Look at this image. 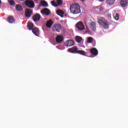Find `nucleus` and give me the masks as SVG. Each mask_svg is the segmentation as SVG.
<instances>
[{"label": "nucleus", "instance_id": "nucleus-1", "mask_svg": "<svg viewBox=\"0 0 128 128\" xmlns=\"http://www.w3.org/2000/svg\"><path fill=\"white\" fill-rule=\"evenodd\" d=\"M98 22L104 30H108L110 28V23L104 18V17H98Z\"/></svg>", "mask_w": 128, "mask_h": 128}, {"label": "nucleus", "instance_id": "nucleus-2", "mask_svg": "<svg viewBox=\"0 0 128 128\" xmlns=\"http://www.w3.org/2000/svg\"><path fill=\"white\" fill-rule=\"evenodd\" d=\"M70 12L74 14L80 13V6L78 4H72L70 6Z\"/></svg>", "mask_w": 128, "mask_h": 128}, {"label": "nucleus", "instance_id": "nucleus-3", "mask_svg": "<svg viewBox=\"0 0 128 128\" xmlns=\"http://www.w3.org/2000/svg\"><path fill=\"white\" fill-rule=\"evenodd\" d=\"M78 48L76 46H74L72 48H70L68 49V52H72V54H82V56H86V54L88 52L82 50H78Z\"/></svg>", "mask_w": 128, "mask_h": 128}, {"label": "nucleus", "instance_id": "nucleus-4", "mask_svg": "<svg viewBox=\"0 0 128 128\" xmlns=\"http://www.w3.org/2000/svg\"><path fill=\"white\" fill-rule=\"evenodd\" d=\"M62 26L60 24H55L52 26V30L54 32H60Z\"/></svg>", "mask_w": 128, "mask_h": 128}, {"label": "nucleus", "instance_id": "nucleus-5", "mask_svg": "<svg viewBox=\"0 0 128 128\" xmlns=\"http://www.w3.org/2000/svg\"><path fill=\"white\" fill-rule=\"evenodd\" d=\"M24 4L26 6H28V8H34V2L32 0H26Z\"/></svg>", "mask_w": 128, "mask_h": 128}, {"label": "nucleus", "instance_id": "nucleus-6", "mask_svg": "<svg viewBox=\"0 0 128 128\" xmlns=\"http://www.w3.org/2000/svg\"><path fill=\"white\" fill-rule=\"evenodd\" d=\"M76 28H78V30H84V26L82 22H78L76 25Z\"/></svg>", "mask_w": 128, "mask_h": 128}, {"label": "nucleus", "instance_id": "nucleus-7", "mask_svg": "<svg viewBox=\"0 0 128 128\" xmlns=\"http://www.w3.org/2000/svg\"><path fill=\"white\" fill-rule=\"evenodd\" d=\"M56 2L54 0H52L51 2V4L55 8H58L59 6H62V0H56Z\"/></svg>", "mask_w": 128, "mask_h": 128}, {"label": "nucleus", "instance_id": "nucleus-8", "mask_svg": "<svg viewBox=\"0 0 128 128\" xmlns=\"http://www.w3.org/2000/svg\"><path fill=\"white\" fill-rule=\"evenodd\" d=\"M32 14V10L30 8H26L25 10V16L26 18H30V16Z\"/></svg>", "mask_w": 128, "mask_h": 128}, {"label": "nucleus", "instance_id": "nucleus-9", "mask_svg": "<svg viewBox=\"0 0 128 128\" xmlns=\"http://www.w3.org/2000/svg\"><path fill=\"white\" fill-rule=\"evenodd\" d=\"M90 52L94 56H96L98 54V51L96 48H93L90 49Z\"/></svg>", "mask_w": 128, "mask_h": 128}, {"label": "nucleus", "instance_id": "nucleus-10", "mask_svg": "<svg viewBox=\"0 0 128 128\" xmlns=\"http://www.w3.org/2000/svg\"><path fill=\"white\" fill-rule=\"evenodd\" d=\"M41 14L44 16H50V10H48V8H44L41 10Z\"/></svg>", "mask_w": 128, "mask_h": 128}, {"label": "nucleus", "instance_id": "nucleus-11", "mask_svg": "<svg viewBox=\"0 0 128 128\" xmlns=\"http://www.w3.org/2000/svg\"><path fill=\"white\" fill-rule=\"evenodd\" d=\"M89 26L92 30L94 31L96 30V24L95 22H92L89 25Z\"/></svg>", "mask_w": 128, "mask_h": 128}, {"label": "nucleus", "instance_id": "nucleus-12", "mask_svg": "<svg viewBox=\"0 0 128 128\" xmlns=\"http://www.w3.org/2000/svg\"><path fill=\"white\" fill-rule=\"evenodd\" d=\"M32 32H33L34 36H40V30L36 28H34L32 30Z\"/></svg>", "mask_w": 128, "mask_h": 128}, {"label": "nucleus", "instance_id": "nucleus-13", "mask_svg": "<svg viewBox=\"0 0 128 128\" xmlns=\"http://www.w3.org/2000/svg\"><path fill=\"white\" fill-rule=\"evenodd\" d=\"M66 46H74V42L72 40H68L65 42Z\"/></svg>", "mask_w": 128, "mask_h": 128}, {"label": "nucleus", "instance_id": "nucleus-14", "mask_svg": "<svg viewBox=\"0 0 128 128\" xmlns=\"http://www.w3.org/2000/svg\"><path fill=\"white\" fill-rule=\"evenodd\" d=\"M32 20L34 22H38L40 20V14H36L32 16Z\"/></svg>", "mask_w": 128, "mask_h": 128}, {"label": "nucleus", "instance_id": "nucleus-15", "mask_svg": "<svg viewBox=\"0 0 128 128\" xmlns=\"http://www.w3.org/2000/svg\"><path fill=\"white\" fill-rule=\"evenodd\" d=\"M120 4H121V6L122 8H125L128 4V0H121Z\"/></svg>", "mask_w": 128, "mask_h": 128}, {"label": "nucleus", "instance_id": "nucleus-16", "mask_svg": "<svg viewBox=\"0 0 128 128\" xmlns=\"http://www.w3.org/2000/svg\"><path fill=\"white\" fill-rule=\"evenodd\" d=\"M64 40V38L62 36H58L56 38V42L58 44H60V42H62Z\"/></svg>", "mask_w": 128, "mask_h": 128}, {"label": "nucleus", "instance_id": "nucleus-17", "mask_svg": "<svg viewBox=\"0 0 128 128\" xmlns=\"http://www.w3.org/2000/svg\"><path fill=\"white\" fill-rule=\"evenodd\" d=\"M54 24V22L52 20H50L48 21L46 23V26L48 28H52V26Z\"/></svg>", "mask_w": 128, "mask_h": 128}, {"label": "nucleus", "instance_id": "nucleus-18", "mask_svg": "<svg viewBox=\"0 0 128 128\" xmlns=\"http://www.w3.org/2000/svg\"><path fill=\"white\" fill-rule=\"evenodd\" d=\"M16 10L17 12H22V6L20 4H18L16 6Z\"/></svg>", "mask_w": 128, "mask_h": 128}, {"label": "nucleus", "instance_id": "nucleus-19", "mask_svg": "<svg viewBox=\"0 0 128 128\" xmlns=\"http://www.w3.org/2000/svg\"><path fill=\"white\" fill-rule=\"evenodd\" d=\"M56 14L58 16H60L62 18H64V12L62 10H58L56 11Z\"/></svg>", "mask_w": 128, "mask_h": 128}, {"label": "nucleus", "instance_id": "nucleus-20", "mask_svg": "<svg viewBox=\"0 0 128 128\" xmlns=\"http://www.w3.org/2000/svg\"><path fill=\"white\" fill-rule=\"evenodd\" d=\"M8 20L10 24H14V18L12 16H10L8 18Z\"/></svg>", "mask_w": 128, "mask_h": 128}, {"label": "nucleus", "instance_id": "nucleus-21", "mask_svg": "<svg viewBox=\"0 0 128 128\" xmlns=\"http://www.w3.org/2000/svg\"><path fill=\"white\" fill-rule=\"evenodd\" d=\"M28 28L30 30H34V24L32 22H28Z\"/></svg>", "mask_w": 128, "mask_h": 128}, {"label": "nucleus", "instance_id": "nucleus-22", "mask_svg": "<svg viewBox=\"0 0 128 128\" xmlns=\"http://www.w3.org/2000/svg\"><path fill=\"white\" fill-rule=\"evenodd\" d=\"M40 4L41 6H44L45 8L48 6V2L46 1L41 2H40Z\"/></svg>", "mask_w": 128, "mask_h": 128}, {"label": "nucleus", "instance_id": "nucleus-23", "mask_svg": "<svg viewBox=\"0 0 128 128\" xmlns=\"http://www.w3.org/2000/svg\"><path fill=\"white\" fill-rule=\"evenodd\" d=\"M92 42H96V40H94V38H92V37H88V40H87L88 44H92Z\"/></svg>", "mask_w": 128, "mask_h": 128}, {"label": "nucleus", "instance_id": "nucleus-24", "mask_svg": "<svg viewBox=\"0 0 128 128\" xmlns=\"http://www.w3.org/2000/svg\"><path fill=\"white\" fill-rule=\"evenodd\" d=\"M82 40V37L80 36H76V42H78V43L80 42Z\"/></svg>", "mask_w": 128, "mask_h": 128}, {"label": "nucleus", "instance_id": "nucleus-25", "mask_svg": "<svg viewBox=\"0 0 128 128\" xmlns=\"http://www.w3.org/2000/svg\"><path fill=\"white\" fill-rule=\"evenodd\" d=\"M116 0H106V2L108 4H114Z\"/></svg>", "mask_w": 128, "mask_h": 128}, {"label": "nucleus", "instance_id": "nucleus-26", "mask_svg": "<svg viewBox=\"0 0 128 128\" xmlns=\"http://www.w3.org/2000/svg\"><path fill=\"white\" fill-rule=\"evenodd\" d=\"M114 18H115L116 20H120V14H116V16H114Z\"/></svg>", "mask_w": 128, "mask_h": 128}, {"label": "nucleus", "instance_id": "nucleus-27", "mask_svg": "<svg viewBox=\"0 0 128 128\" xmlns=\"http://www.w3.org/2000/svg\"><path fill=\"white\" fill-rule=\"evenodd\" d=\"M10 4H11L12 6H14V4H16V2H14V1L12 0H10L9 2Z\"/></svg>", "mask_w": 128, "mask_h": 128}, {"label": "nucleus", "instance_id": "nucleus-28", "mask_svg": "<svg viewBox=\"0 0 128 128\" xmlns=\"http://www.w3.org/2000/svg\"><path fill=\"white\" fill-rule=\"evenodd\" d=\"M98 8H99L100 12H102L104 10V8L99 6L98 7Z\"/></svg>", "mask_w": 128, "mask_h": 128}, {"label": "nucleus", "instance_id": "nucleus-29", "mask_svg": "<svg viewBox=\"0 0 128 128\" xmlns=\"http://www.w3.org/2000/svg\"><path fill=\"white\" fill-rule=\"evenodd\" d=\"M107 16H108V18H112V14L108 13L107 15Z\"/></svg>", "mask_w": 128, "mask_h": 128}, {"label": "nucleus", "instance_id": "nucleus-30", "mask_svg": "<svg viewBox=\"0 0 128 128\" xmlns=\"http://www.w3.org/2000/svg\"><path fill=\"white\" fill-rule=\"evenodd\" d=\"M98 0L99 2H104V0Z\"/></svg>", "mask_w": 128, "mask_h": 128}, {"label": "nucleus", "instance_id": "nucleus-31", "mask_svg": "<svg viewBox=\"0 0 128 128\" xmlns=\"http://www.w3.org/2000/svg\"><path fill=\"white\" fill-rule=\"evenodd\" d=\"M82 0V2H85L86 1V0Z\"/></svg>", "mask_w": 128, "mask_h": 128}, {"label": "nucleus", "instance_id": "nucleus-32", "mask_svg": "<svg viewBox=\"0 0 128 128\" xmlns=\"http://www.w3.org/2000/svg\"><path fill=\"white\" fill-rule=\"evenodd\" d=\"M90 58H94V56H90Z\"/></svg>", "mask_w": 128, "mask_h": 128}, {"label": "nucleus", "instance_id": "nucleus-33", "mask_svg": "<svg viewBox=\"0 0 128 128\" xmlns=\"http://www.w3.org/2000/svg\"><path fill=\"white\" fill-rule=\"evenodd\" d=\"M1 4H2V1L0 0V6Z\"/></svg>", "mask_w": 128, "mask_h": 128}, {"label": "nucleus", "instance_id": "nucleus-34", "mask_svg": "<svg viewBox=\"0 0 128 128\" xmlns=\"http://www.w3.org/2000/svg\"><path fill=\"white\" fill-rule=\"evenodd\" d=\"M21 2H22V1H24V0H20Z\"/></svg>", "mask_w": 128, "mask_h": 128}, {"label": "nucleus", "instance_id": "nucleus-35", "mask_svg": "<svg viewBox=\"0 0 128 128\" xmlns=\"http://www.w3.org/2000/svg\"><path fill=\"white\" fill-rule=\"evenodd\" d=\"M35 0V2H36L37 0Z\"/></svg>", "mask_w": 128, "mask_h": 128}]
</instances>
